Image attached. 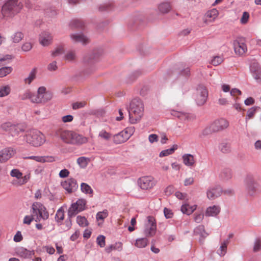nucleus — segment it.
I'll return each mask as SVG.
<instances>
[{"label":"nucleus","mask_w":261,"mask_h":261,"mask_svg":"<svg viewBox=\"0 0 261 261\" xmlns=\"http://www.w3.org/2000/svg\"><path fill=\"white\" fill-rule=\"evenodd\" d=\"M129 121L135 124L140 121L144 115V105L139 98L133 99L129 104L128 110Z\"/></svg>","instance_id":"f257e3e1"},{"label":"nucleus","mask_w":261,"mask_h":261,"mask_svg":"<svg viewBox=\"0 0 261 261\" xmlns=\"http://www.w3.org/2000/svg\"><path fill=\"white\" fill-rule=\"evenodd\" d=\"M55 135L67 143L81 144L87 141V139L82 136L67 130L58 129L56 132Z\"/></svg>","instance_id":"f03ea898"},{"label":"nucleus","mask_w":261,"mask_h":261,"mask_svg":"<svg viewBox=\"0 0 261 261\" xmlns=\"http://www.w3.org/2000/svg\"><path fill=\"white\" fill-rule=\"evenodd\" d=\"M22 4L18 0H7L3 5L1 13L5 18H11L19 13Z\"/></svg>","instance_id":"7ed1b4c3"},{"label":"nucleus","mask_w":261,"mask_h":261,"mask_svg":"<svg viewBox=\"0 0 261 261\" xmlns=\"http://www.w3.org/2000/svg\"><path fill=\"white\" fill-rule=\"evenodd\" d=\"M229 122L226 119L221 118L216 120L207 125L202 131L201 135L206 136L213 133L224 130L228 127Z\"/></svg>","instance_id":"20e7f679"},{"label":"nucleus","mask_w":261,"mask_h":261,"mask_svg":"<svg viewBox=\"0 0 261 261\" xmlns=\"http://www.w3.org/2000/svg\"><path fill=\"white\" fill-rule=\"evenodd\" d=\"M24 140L34 147H39L45 141L44 135L40 131L33 129L28 131L24 136Z\"/></svg>","instance_id":"39448f33"},{"label":"nucleus","mask_w":261,"mask_h":261,"mask_svg":"<svg viewBox=\"0 0 261 261\" xmlns=\"http://www.w3.org/2000/svg\"><path fill=\"white\" fill-rule=\"evenodd\" d=\"M86 205V200L83 198L79 199L75 202L72 203L68 210V217L69 221L66 223L69 227L71 225L70 218L75 216L79 213H80L85 210Z\"/></svg>","instance_id":"423d86ee"},{"label":"nucleus","mask_w":261,"mask_h":261,"mask_svg":"<svg viewBox=\"0 0 261 261\" xmlns=\"http://www.w3.org/2000/svg\"><path fill=\"white\" fill-rule=\"evenodd\" d=\"M32 214L36 216L35 221L46 222L49 218V213L45 207L40 203H34L32 206Z\"/></svg>","instance_id":"0eeeda50"},{"label":"nucleus","mask_w":261,"mask_h":261,"mask_svg":"<svg viewBox=\"0 0 261 261\" xmlns=\"http://www.w3.org/2000/svg\"><path fill=\"white\" fill-rule=\"evenodd\" d=\"M53 97L51 92L46 91V88L44 86H41L37 90V93L34 94L32 98V102L36 103H45L50 100Z\"/></svg>","instance_id":"6e6552de"},{"label":"nucleus","mask_w":261,"mask_h":261,"mask_svg":"<svg viewBox=\"0 0 261 261\" xmlns=\"http://www.w3.org/2000/svg\"><path fill=\"white\" fill-rule=\"evenodd\" d=\"M246 190L248 195L253 196L261 192L259 185L251 175H247L244 180Z\"/></svg>","instance_id":"1a4fd4ad"},{"label":"nucleus","mask_w":261,"mask_h":261,"mask_svg":"<svg viewBox=\"0 0 261 261\" xmlns=\"http://www.w3.org/2000/svg\"><path fill=\"white\" fill-rule=\"evenodd\" d=\"M207 96L208 92L206 88L203 86H199L194 94L196 103L199 106L203 105L206 102Z\"/></svg>","instance_id":"9d476101"},{"label":"nucleus","mask_w":261,"mask_h":261,"mask_svg":"<svg viewBox=\"0 0 261 261\" xmlns=\"http://www.w3.org/2000/svg\"><path fill=\"white\" fill-rule=\"evenodd\" d=\"M234 50L236 54L242 56L247 51L245 38L238 37L233 42Z\"/></svg>","instance_id":"9b49d317"},{"label":"nucleus","mask_w":261,"mask_h":261,"mask_svg":"<svg viewBox=\"0 0 261 261\" xmlns=\"http://www.w3.org/2000/svg\"><path fill=\"white\" fill-rule=\"evenodd\" d=\"M147 223L145 224L144 232L147 236L152 237L156 232V225L155 219L152 216H148Z\"/></svg>","instance_id":"f8f14e48"},{"label":"nucleus","mask_w":261,"mask_h":261,"mask_svg":"<svg viewBox=\"0 0 261 261\" xmlns=\"http://www.w3.org/2000/svg\"><path fill=\"white\" fill-rule=\"evenodd\" d=\"M156 181L152 176H143L138 180V185L142 189L147 190L151 189L155 186Z\"/></svg>","instance_id":"ddd939ff"},{"label":"nucleus","mask_w":261,"mask_h":261,"mask_svg":"<svg viewBox=\"0 0 261 261\" xmlns=\"http://www.w3.org/2000/svg\"><path fill=\"white\" fill-rule=\"evenodd\" d=\"M132 135V132L127 128L113 136V141L116 144H121L126 142Z\"/></svg>","instance_id":"4468645a"},{"label":"nucleus","mask_w":261,"mask_h":261,"mask_svg":"<svg viewBox=\"0 0 261 261\" xmlns=\"http://www.w3.org/2000/svg\"><path fill=\"white\" fill-rule=\"evenodd\" d=\"M16 153V150L9 147L4 148L0 151V163H4L12 158Z\"/></svg>","instance_id":"2eb2a0df"},{"label":"nucleus","mask_w":261,"mask_h":261,"mask_svg":"<svg viewBox=\"0 0 261 261\" xmlns=\"http://www.w3.org/2000/svg\"><path fill=\"white\" fill-rule=\"evenodd\" d=\"M15 252L17 256L23 259H30L35 254L33 250H29L23 247L17 248Z\"/></svg>","instance_id":"dca6fc26"},{"label":"nucleus","mask_w":261,"mask_h":261,"mask_svg":"<svg viewBox=\"0 0 261 261\" xmlns=\"http://www.w3.org/2000/svg\"><path fill=\"white\" fill-rule=\"evenodd\" d=\"M62 186L69 193L74 192L78 188L76 181L74 178H70L62 182Z\"/></svg>","instance_id":"f3484780"},{"label":"nucleus","mask_w":261,"mask_h":261,"mask_svg":"<svg viewBox=\"0 0 261 261\" xmlns=\"http://www.w3.org/2000/svg\"><path fill=\"white\" fill-rule=\"evenodd\" d=\"M222 192V190L220 186L211 187L207 190V197L210 200L214 199L220 196Z\"/></svg>","instance_id":"a211bd4d"},{"label":"nucleus","mask_w":261,"mask_h":261,"mask_svg":"<svg viewBox=\"0 0 261 261\" xmlns=\"http://www.w3.org/2000/svg\"><path fill=\"white\" fill-rule=\"evenodd\" d=\"M146 17L142 14L136 15L135 18L134 27L135 31H141L146 24Z\"/></svg>","instance_id":"6ab92c4d"},{"label":"nucleus","mask_w":261,"mask_h":261,"mask_svg":"<svg viewBox=\"0 0 261 261\" xmlns=\"http://www.w3.org/2000/svg\"><path fill=\"white\" fill-rule=\"evenodd\" d=\"M157 10L160 15L168 14L172 10L171 4L168 1L163 2L158 5Z\"/></svg>","instance_id":"aec40b11"},{"label":"nucleus","mask_w":261,"mask_h":261,"mask_svg":"<svg viewBox=\"0 0 261 261\" xmlns=\"http://www.w3.org/2000/svg\"><path fill=\"white\" fill-rule=\"evenodd\" d=\"M221 212V207L218 205H213L207 207L205 211L206 217H217Z\"/></svg>","instance_id":"412c9836"},{"label":"nucleus","mask_w":261,"mask_h":261,"mask_svg":"<svg viewBox=\"0 0 261 261\" xmlns=\"http://www.w3.org/2000/svg\"><path fill=\"white\" fill-rule=\"evenodd\" d=\"M70 38L73 42L86 44L89 42V37L85 34H71Z\"/></svg>","instance_id":"4be33fe9"},{"label":"nucleus","mask_w":261,"mask_h":261,"mask_svg":"<svg viewBox=\"0 0 261 261\" xmlns=\"http://www.w3.org/2000/svg\"><path fill=\"white\" fill-rule=\"evenodd\" d=\"M53 38L51 34H40L39 42L42 46H47L51 44Z\"/></svg>","instance_id":"5701e85b"},{"label":"nucleus","mask_w":261,"mask_h":261,"mask_svg":"<svg viewBox=\"0 0 261 261\" xmlns=\"http://www.w3.org/2000/svg\"><path fill=\"white\" fill-rule=\"evenodd\" d=\"M183 163L186 166L192 168L196 164V159L193 154L190 153H186L182 155Z\"/></svg>","instance_id":"b1692460"},{"label":"nucleus","mask_w":261,"mask_h":261,"mask_svg":"<svg viewBox=\"0 0 261 261\" xmlns=\"http://www.w3.org/2000/svg\"><path fill=\"white\" fill-rule=\"evenodd\" d=\"M218 11L216 9H213L205 13L203 21L206 23L212 22L218 17Z\"/></svg>","instance_id":"393cba45"},{"label":"nucleus","mask_w":261,"mask_h":261,"mask_svg":"<svg viewBox=\"0 0 261 261\" xmlns=\"http://www.w3.org/2000/svg\"><path fill=\"white\" fill-rule=\"evenodd\" d=\"M26 159L34 160L38 162L45 163L53 162L55 161V158L53 156H29Z\"/></svg>","instance_id":"a878e982"},{"label":"nucleus","mask_w":261,"mask_h":261,"mask_svg":"<svg viewBox=\"0 0 261 261\" xmlns=\"http://www.w3.org/2000/svg\"><path fill=\"white\" fill-rule=\"evenodd\" d=\"M218 148L223 153L227 154L231 151L230 143L225 141H222L219 143Z\"/></svg>","instance_id":"bb28decb"},{"label":"nucleus","mask_w":261,"mask_h":261,"mask_svg":"<svg viewBox=\"0 0 261 261\" xmlns=\"http://www.w3.org/2000/svg\"><path fill=\"white\" fill-rule=\"evenodd\" d=\"M197 205H190L188 203H184L181 206V211L183 214L190 215L196 209Z\"/></svg>","instance_id":"cd10ccee"},{"label":"nucleus","mask_w":261,"mask_h":261,"mask_svg":"<svg viewBox=\"0 0 261 261\" xmlns=\"http://www.w3.org/2000/svg\"><path fill=\"white\" fill-rule=\"evenodd\" d=\"M69 25L72 29H83L85 26V23L81 19H73L70 21Z\"/></svg>","instance_id":"c85d7f7f"},{"label":"nucleus","mask_w":261,"mask_h":261,"mask_svg":"<svg viewBox=\"0 0 261 261\" xmlns=\"http://www.w3.org/2000/svg\"><path fill=\"white\" fill-rule=\"evenodd\" d=\"M2 128L3 129L6 130V131H15L16 132V134H18L19 131H21V129L19 128L18 127L14 125H12L10 122H6L5 123H3L2 126Z\"/></svg>","instance_id":"c756f323"},{"label":"nucleus","mask_w":261,"mask_h":261,"mask_svg":"<svg viewBox=\"0 0 261 261\" xmlns=\"http://www.w3.org/2000/svg\"><path fill=\"white\" fill-rule=\"evenodd\" d=\"M122 249H123L122 243L120 242H118L115 243L113 245H111L105 248V251L107 253H110L113 250L121 251L122 250Z\"/></svg>","instance_id":"7c9ffc66"},{"label":"nucleus","mask_w":261,"mask_h":261,"mask_svg":"<svg viewBox=\"0 0 261 261\" xmlns=\"http://www.w3.org/2000/svg\"><path fill=\"white\" fill-rule=\"evenodd\" d=\"M36 228L38 230L48 228L49 231H50L54 229V226L52 224H49V221H48L43 223H37Z\"/></svg>","instance_id":"2f4dec72"},{"label":"nucleus","mask_w":261,"mask_h":261,"mask_svg":"<svg viewBox=\"0 0 261 261\" xmlns=\"http://www.w3.org/2000/svg\"><path fill=\"white\" fill-rule=\"evenodd\" d=\"M194 233L203 238H205L208 236V233L205 231L204 226L202 225H199L194 229Z\"/></svg>","instance_id":"473e14b6"},{"label":"nucleus","mask_w":261,"mask_h":261,"mask_svg":"<svg viewBox=\"0 0 261 261\" xmlns=\"http://www.w3.org/2000/svg\"><path fill=\"white\" fill-rule=\"evenodd\" d=\"M148 243V240L145 238H139L136 241L135 246L139 248L145 247Z\"/></svg>","instance_id":"72a5a7b5"},{"label":"nucleus","mask_w":261,"mask_h":261,"mask_svg":"<svg viewBox=\"0 0 261 261\" xmlns=\"http://www.w3.org/2000/svg\"><path fill=\"white\" fill-rule=\"evenodd\" d=\"M81 191L86 194H89L90 197L92 196L93 190L91 187L88 184L83 182L81 185Z\"/></svg>","instance_id":"f704fd0d"},{"label":"nucleus","mask_w":261,"mask_h":261,"mask_svg":"<svg viewBox=\"0 0 261 261\" xmlns=\"http://www.w3.org/2000/svg\"><path fill=\"white\" fill-rule=\"evenodd\" d=\"M171 114L173 116L177 117L181 120H186L188 117V115L187 113L180 111L172 110Z\"/></svg>","instance_id":"c9c22d12"},{"label":"nucleus","mask_w":261,"mask_h":261,"mask_svg":"<svg viewBox=\"0 0 261 261\" xmlns=\"http://www.w3.org/2000/svg\"><path fill=\"white\" fill-rule=\"evenodd\" d=\"M36 69L33 68L30 72L28 76L24 79L25 84L30 85L32 82L36 78Z\"/></svg>","instance_id":"e433bc0d"},{"label":"nucleus","mask_w":261,"mask_h":261,"mask_svg":"<svg viewBox=\"0 0 261 261\" xmlns=\"http://www.w3.org/2000/svg\"><path fill=\"white\" fill-rule=\"evenodd\" d=\"M227 241H225L221 243L220 248L217 251V253L220 256H223L226 254L227 251Z\"/></svg>","instance_id":"4c0bfd02"},{"label":"nucleus","mask_w":261,"mask_h":261,"mask_svg":"<svg viewBox=\"0 0 261 261\" xmlns=\"http://www.w3.org/2000/svg\"><path fill=\"white\" fill-rule=\"evenodd\" d=\"M89 159L85 156H81L77 159L78 165L82 168H85L88 164Z\"/></svg>","instance_id":"58836bf2"},{"label":"nucleus","mask_w":261,"mask_h":261,"mask_svg":"<svg viewBox=\"0 0 261 261\" xmlns=\"http://www.w3.org/2000/svg\"><path fill=\"white\" fill-rule=\"evenodd\" d=\"M76 222L81 227H84L88 225L87 219L83 216H78L76 217Z\"/></svg>","instance_id":"ea45409f"},{"label":"nucleus","mask_w":261,"mask_h":261,"mask_svg":"<svg viewBox=\"0 0 261 261\" xmlns=\"http://www.w3.org/2000/svg\"><path fill=\"white\" fill-rule=\"evenodd\" d=\"M109 215V212L107 210H104L101 212H98L96 214V218L97 221H103L105 218H106Z\"/></svg>","instance_id":"a19ab883"},{"label":"nucleus","mask_w":261,"mask_h":261,"mask_svg":"<svg viewBox=\"0 0 261 261\" xmlns=\"http://www.w3.org/2000/svg\"><path fill=\"white\" fill-rule=\"evenodd\" d=\"M10 92V87L9 85H5L0 87V97H3L8 95Z\"/></svg>","instance_id":"79ce46f5"},{"label":"nucleus","mask_w":261,"mask_h":261,"mask_svg":"<svg viewBox=\"0 0 261 261\" xmlns=\"http://www.w3.org/2000/svg\"><path fill=\"white\" fill-rule=\"evenodd\" d=\"M76 58V54L74 51L70 50L68 51L64 57V59L68 62L73 61Z\"/></svg>","instance_id":"37998d69"},{"label":"nucleus","mask_w":261,"mask_h":261,"mask_svg":"<svg viewBox=\"0 0 261 261\" xmlns=\"http://www.w3.org/2000/svg\"><path fill=\"white\" fill-rule=\"evenodd\" d=\"M29 178H30L29 175H24V176H22L21 178H20L19 180V181H17L15 180H13L12 183H13V184L16 185L17 186H21V185H24L25 183H27L28 181Z\"/></svg>","instance_id":"c03bdc74"},{"label":"nucleus","mask_w":261,"mask_h":261,"mask_svg":"<svg viewBox=\"0 0 261 261\" xmlns=\"http://www.w3.org/2000/svg\"><path fill=\"white\" fill-rule=\"evenodd\" d=\"M63 51V47L61 46H59L51 52V55L53 58H55L62 55Z\"/></svg>","instance_id":"a18cd8bd"},{"label":"nucleus","mask_w":261,"mask_h":261,"mask_svg":"<svg viewBox=\"0 0 261 261\" xmlns=\"http://www.w3.org/2000/svg\"><path fill=\"white\" fill-rule=\"evenodd\" d=\"M114 5L111 3H107L101 5L99 7V10L101 11H109L113 9Z\"/></svg>","instance_id":"49530a36"},{"label":"nucleus","mask_w":261,"mask_h":261,"mask_svg":"<svg viewBox=\"0 0 261 261\" xmlns=\"http://www.w3.org/2000/svg\"><path fill=\"white\" fill-rule=\"evenodd\" d=\"M64 211L62 208H60L57 212L55 219L57 222H60L64 219Z\"/></svg>","instance_id":"de8ad7c7"},{"label":"nucleus","mask_w":261,"mask_h":261,"mask_svg":"<svg viewBox=\"0 0 261 261\" xmlns=\"http://www.w3.org/2000/svg\"><path fill=\"white\" fill-rule=\"evenodd\" d=\"M34 93H31L30 91H26L24 93L20 95V98L21 100H26L29 99L32 102V98Z\"/></svg>","instance_id":"09e8293b"},{"label":"nucleus","mask_w":261,"mask_h":261,"mask_svg":"<svg viewBox=\"0 0 261 261\" xmlns=\"http://www.w3.org/2000/svg\"><path fill=\"white\" fill-rule=\"evenodd\" d=\"M10 175L19 180L22 177V173L18 169H13L10 172Z\"/></svg>","instance_id":"8fccbe9b"},{"label":"nucleus","mask_w":261,"mask_h":261,"mask_svg":"<svg viewBox=\"0 0 261 261\" xmlns=\"http://www.w3.org/2000/svg\"><path fill=\"white\" fill-rule=\"evenodd\" d=\"M176 149V148L172 147L171 148H169L167 149L162 150L160 153L159 156L160 157H164V156H168L170 154H172Z\"/></svg>","instance_id":"3c124183"},{"label":"nucleus","mask_w":261,"mask_h":261,"mask_svg":"<svg viewBox=\"0 0 261 261\" xmlns=\"http://www.w3.org/2000/svg\"><path fill=\"white\" fill-rule=\"evenodd\" d=\"M250 70L252 73L261 70L259 64L256 62H252L250 66Z\"/></svg>","instance_id":"603ef678"},{"label":"nucleus","mask_w":261,"mask_h":261,"mask_svg":"<svg viewBox=\"0 0 261 261\" xmlns=\"http://www.w3.org/2000/svg\"><path fill=\"white\" fill-rule=\"evenodd\" d=\"M12 71V68L10 67H3L0 69V77H3L9 74Z\"/></svg>","instance_id":"864d4df0"},{"label":"nucleus","mask_w":261,"mask_h":261,"mask_svg":"<svg viewBox=\"0 0 261 261\" xmlns=\"http://www.w3.org/2000/svg\"><path fill=\"white\" fill-rule=\"evenodd\" d=\"M255 112H256V108L252 107V108H250L247 112V114H246V120L247 121L248 120L252 118L253 117L254 115H255Z\"/></svg>","instance_id":"5fc2aeb1"},{"label":"nucleus","mask_w":261,"mask_h":261,"mask_svg":"<svg viewBox=\"0 0 261 261\" xmlns=\"http://www.w3.org/2000/svg\"><path fill=\"white\" fill-rule=\"evenodd\" d=\"M105 239V237L103 235H100L97 237L96 242L101 248L104 247L106 245Z\"/></svg>","instance_id":"6e6d98bb"},{"label":"nucleus","mask_w":261,"mask_h":261,"mask_svg":"<svg viewBox=\"0 0 261 261\" xmlns=\"http://www.w3.org/2000/svg\"><path fill=\"white\" fill-rule=\"evenodd\" d=\"M23 37V34H13L11 36L13 42L14 43H18L22 40Z\"/></svg>","instance_id":"4d7b16f0"},{"label":"nucleus","mask_w":261,"mask_h":261,"mask_svg":"<svg viewBox=\"0 0 261 261\" xmlns=\"http://www.w3.org/2000/svg\"><path fill=\"white\" fill-rule=\"evenodd\" d=\"M223 61V59L220 56L215 57L211 61L212 64L214 66H218Z\"/></svg>","instance_id":"13d9d810"},{"label":"nucleus","mask_w":261,"mask_h":261,"mask_svg":"<svg viewBox=\"0 0 261 261\" xmlns=\"http://www.w3.org/2000/svg\"><path fill=\"white\" fill-rule=\"evenodd\" d=\"M45 14L49 17H54L57 15V12L55 8H51L46 10Z\"/></svg>","instance_id":"bf43d9fd"},{"label":"nucleus","mask_w":261,"mask_h":261,"mask_svg":"<svg viewBox=\"0 0 261 261\" xmlns=\"http://www.w3.org/2000/svg\"><path fill=\"white\" fill-rule=\"evenodd\" d=\"M98 136L101 138L108 140L111 138V135L106 130H102L99 132Z\"/></svg>","instance_id":"052dcab7"},{"label":"nucleus","mask_w":261,"mask_h":261,"mask_svg":"<svg viewBox=\"0 0 261 261\" xmlns=\"http://www.w3.org/2000/svg\"><path fill=\"white\" fill-rule=\"evenodd\" d=\"M204 218V215L202 214L199 213H195L194 215V221L197 223H199L202 222Z\"/></svg>","instance_id":"680f3d73"},{"label":"nucleus","mask_w":261,"mask_h":261,"mask_svg":"<svg viewBox=\"0 0 261 261\" xmlns=\"http://www.w3.org/2000/svg\"><path fill=\"white\" fill-rule=\"evenodd\" d=\"M34 215H28L24 217L23 219V223L28 225H30L34 220Z\"/></svg>","instance_id":"e2e57ef3"},{"label":"nucleus","mask_w":261,"mask_h":261,"mask_svg":"<svg viewBox=\"0 0 261 261\" xmlns=\"http://www.w3.org/2000/svg\"><path fill=\"white\" fill-rule=\"evenodd\" d=\"M164 213L165 217L167 219L171 218L173 216V214L172 211L169 208H166V207L164 208Z\"/></svg>","instance_id":"0e129e2a"},{"label":"nucleus","mask_w":261,"mask_h":261,"mask_svg":"<svg viewBox=\"0 0 261 261\" xmlns=\"http://www.w3.org/2000/svg\"><path fill=\"white\" fill-rule=\"evenodd\" d=\"M261 249V241L260 240H255L253 247V251L257 252Z\"/></svg>","instance_id":"69168bd1"},{"label":"nucleus","mask_w":261,"mask_h":261,"mask_svg":"<svg viewBox=\"0 0 261 261\" xmlns=\"http://www.w3.org/2000/svg\"><path fill=\"white\" fill-rule=\"evenodd\" d=\"M252 74L253 77L256 81V82H261V70L257 72H253Z\"/></svg>","instance_id":"338daca9"},{"label":"nucleus","mask_w":261,"mask_h":261,"mask_svg":"<svg viewBox=\"0 0 261 261\" xmlns=\"http://www.w3.org/2000/svg\"><path fill=\"white\" fill-rule=\"evenodd\" d=\"M73 117L71 115H67L62 117V120L64 123L71 122L73 120Z\"/></svg>","instance_id":"774afa93"}]
</instances>
